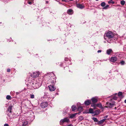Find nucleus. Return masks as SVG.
<instances>
[{
  "mask_svg": "<svg viewBox=\"0 0 126 126\" xmlns=\"http://www.w3.org/2000/svg\"><path fill=\"white\" fill-rule=\"evenodd\" d=\"M39 74L38 72H34L31 75V77L32 78H35L39 76Z\"/></svg>",
  "mask_w": 126,
  "mask_h": 126,
  "instance_id": "nucleus-5",
  "label": "nucleus"
},
{
  "mask_svg": "<svg viewBox=\"0 0 126 126\" xmlns=\"http://www.w3.org/2000/svg\"><path fill=\"white\" fill-rule=\"evenodd\" d=\"M124 102L125 103H126V99L125 100Z\"/></svg>",
  "mask_w": 126,
  "mask_h": 126,
  "instance_id": "nucleus-42",
  "label": "nucleus"
},
{
  "mask_svg": "<svg viewBox=\"0 0 126 126\" xmlns=\"http://www.w3.org/2000/svg\"><path fill=\"white\" fill-rule=\"evenodd\" d=\"M106 120V118L100 121H98V122L97 123V124L98 125H100L102 124Z\"/></svg>",
  "mask_w": 126,
  "mask_h": 126,
  "instance_id": "nucleus-9",
  "label": "nucleus"
},
{
  "mask_svg": "<svg viewBox=\"0 0 126 126\" xmlns=\"http://www.w3.org/2000/svg\"><path fill=\"white\" fill-rule=\"evenodd\" d=\"M77 7L79 8L82 9L84 7V5L79 4H76Z\"/></svg>",
  "mask_w": 126,
  "mask_h": 126,
  "instance_id": "nucleus-11",
  "label": "nucleus"
},
{
  "mask_svg": "<svg viewBox=\"0 0 126 126\" xmlns=\"http://www.w3.org/2000/svg\"><path fill=\"white\" fill-rule=\"evenodd\" d=\"M33 85L32 86L34 89L37 88L39 87V85L38 83H35V84L32 83Z\"/></svg>",
  "mask_w": 126,
  "mask_h": 126,
  "instance_id": "nucleus-14",
  "label": "nucleus"
},
{
  "mask_svg": "<svg viewBox=\"0 0 126 126\" xmlns=\"http://www.w3.org/2000/svg\"><path fill=\"white\" fill-rule=\"evenodd\" d=\"M96 0V1H97L98 0Z\"/></svg>",
  "mask_w": 126,
  "mask_h": 126,
  "instance_id": "nucleus-47",
  "label": "nucleus"
},
{
  "mask_svg": "<svg viewBox=\"0 0 126 126\" xmlns=\"http://www.w3.org/2000/svg\"><path fill=\"white\" fill-rule=\"evenodd\" d=\"M6 98L8 100H10L11 99V97L9 95H7L6 97Z\"/></svg>",
  "mask_w": 126,
  "mask_h": 126,
  "instance_id": "nucleus-27",
  "label": "nucleus"
},
{
  "mask_svg": "<svg viewBox=\"0 0 126 126\" xmlns=\"http://www.w3.org/2000/svg\"><path fill=\"white\" fill-rule=\"evenodd\" d=\"M48 104L47 102H43L41 104L42 108H44L46 107L47 106Z\"/></svg>",
  "mask_w": 126,
  "mask_h": 126,
  "instance_id": "nucleus-7",
  "label": "nucleus"
},
{
  "mask_svg": "<svg viewBox=\"0 0 126 126\" xmlns=\"http://www.w3.org/2000/svg\"><path fill=\"white\" fill-rule=\"evenodd\" d=\"M115 105V103L114 102H112V103H111L109 102H107V107L110 108H112L113 106Z\"/></svg>",
  "mask_w": 126,
  "mask_h": 126,
  "instance_id": "nucleus-4",
  "label": "nucleus"
},
{
  "mask_svg": "<svg viewBox=\"0 0 126 126\" xmlns=\"http://www.w3.org/2000/svg\"><path fill=\"white\" fill-rule=\"evenodd\" d=\"M28 122L27 121H25L23 122L22 126H26L28 124Z\"/></svg>",
  "mask_w": 126,
  "mask_h": 126,
  "instance_id": "nucleus-17",
  "label": "nucleus"
},
{
  "mask_svg": "<svg viewBox=\"0 0 126 126\" xmlns=\"http://www.w3.org/2000/svg\"><path fill=\"white\" fill-rule=\"evenodd\" d=\"M91 106L94 107H96V105L95 104L93 103V104H92L91 105Z\"/></svg>",
  "mask_w": 126,
  "mask_h": 126,
  "instance_id": "nucleus-32",
  "label": "nucleus"
},
{
  "mask_svg": "<svg viewBox=\"0 0 126 126\" xmlns=\"http://www.w3.org/2000/svg\"><path fill=\"white\" fill-rule=\"evenodd\" d=\"M92 119L94 122H98V121L96 118L93 117Z\"/></svg>",
  "mask_w": 126,
  "mask_h": 126,
  "instance_id": "nucleus-20",
  "label": "nucleus"
},
{
  "mask_svg": "<svg viewBox=\"0 0 126 126\" xmlns=\"http://www.w3.org/2000/svg\"><path fill=\"white\" fill-rule=\"evenodd\" d=\"M116 94V95H117V93H116V94Z\"/></svg>",
  "mask_w": 126,
  "mask_h": 126,
  "instance_id": "nucleus-48",
  "label": "nucleus"
},
{
  "mask_svg": "<svg viewBox=\"0 0 126 126\" xmlns=\"http://www.w3.org/2000/svg\"><path fill=\"white\" fill-rule=\"evenodd\" d=\"M49 90L51 91H54L56 88L54 86L52 85H50L48 86Z\"/></svg>",
  "mask_w": 126,
  "mask_h": 126,
  "instance_id": "nucleus-6",
  "label": "nucleus"
},
{
  "mask_svg": "<svg viewBox=\"0 0 126 126\" xmlns=\"http://www.w3.org/2000/svg\"><path fill=\"white\" fill-rule=\"evenodd\" d=\"M125 1L124 0L121 1L120 2V3L122 5H124L125 4Z\"/></svg>",
  "mask_w": 126,
  "mask_h": 126,
  "instance_id": "nucleus-26",
  "label": "nucleus"
},
{
  "mask_svg": "<svg viewBox=\"0 0 126 126\" xmlns=\"http://www.w3.org/2000/svg\"><path fill=\"white\" fill-rule=\"evenodd\" d=\"M82 107H79L78 108V110L80 111H82Z\"/></svg>",
  "mask_w": 126,
  "mask_h": 126,
  "instance_id": "nucleus-24",
  "label": "nucleus"
},
{
  "mask_svg": "<svg viewBox=\"0 0 126 126\" xmlns=\"http://www.w3.org/2000/svg\"><path fill=\"white\" fill-rule=\"evenodd\" d=\"M46 3H48V1H46Z\"/></svg>",
  "mask_w": 126,
  "mask_h": 126,
  "instance_id": "nucleus-45",
  "label": "nucleus"
},
{
  "mask_svg": "<svg viewBox=\"0 0 126 126\" xmlns=\"http://www.w3.org/2000/svg\"><path fill=\"white\" fill-rule=\"evenodd\" d=\"M107 42H108L110 43L111 42V40H110V41H109V40H108L107 41Z\"/></svg>",
  "mask_w": 126,
  "mask_h": 126,
  "instance_id": "nucleus-38",
  "label": "nucleus"
},
{
  "mask_svg": "<svg viewBox=\"0 0 126 126\" xmlns=\"http://www.w3.org/2000/svg\"><path fill=\"white\" fill-rule=\"evenodd\" d=\"M109 5H107L105 6L103 8V9H106L109 7Z\"/></svg>",
  "mask_w": 126,
  "mask_h": 126,
  "instance_id": "nucleus-30",
  "label": "nucleus"
},
{
  "mask_svg": "<svg viewBox=\"0 0 126 126\" xmlns=\"http://www.w3.org/2000/svg\"><path fill=\"white\" fill-rule=\"evenodd\" d=\"M120 63L122 65H123L125 64V62L124 61H122L120 62Z\"/></svg>",
  "mask_w": 126,
  "mask_h": 126,
  "instance_id": "nucleus-31",
  "label": "nucleus"
},
{
  "mask_svg": "<svg viewBox=\"0 0 126 126\" xmlns=\"http://www.w3.org/2000/svg\"><path fill=\"white\" fill-rule=\"evenodd\" d=\"M29 95L31 98L33 99L34 98V94H30Z\"/></svg>",
  "mask_w": 126,
  "mask_h": 126,
  "instance_id": "nucleus-25",
  "label": "nucleus"
},
{
  "mask_svg": "<svg viewBox=\"0 0 126 126\" xmlns=\"http://www.w3.org/2000/svg\"><path fill=\"white\" fill-rule=\"evenodd\" d=\"M83 119V117L82 116H80L79 117V120L81 121Z\"/></svg>",
  "mask_w": 126,
  "mask_h": 126,
  "instance_id": "nucleus-23",
  "label": "nucleus"
},
{
  "mask_svg": "<svg viewBox=\"0 0 126 126\" xmlns=\"http://www.w3.org/2000/svg\"><path fill=\"white\" fill-rule=\"evenodd\" d=\"M122 93L121 92H120L118 93V95L120 97H122Z\"/></svg>",
  "mask_w": 126,
  "mask_h": 126,
  "instance_id": "nucleus-18",
  "label": "nucleus"
},
{
  "mask_svg": "<svg viewBox=\"0 0 126 126\" xmlns=\"http://www.w3.org/2000/svg\"><path fill=\"white\" fill-rule=\"evenodd\" d=\"M77 114V113H75L74 114H71L70 116V118H72L74 117Z\"/></svg>",
  "mask_w": 126,
  "mask_h": 126,
  "instance_id": "nucleus-21",
  "label": "nucleus"
},
{
  "mask_svg": "<svg viewBox=\"0 0 126 126\" xmlns=\"http://www.w3.org/2000/svg\"><path fill=\"white\" fill-rule=\"evenodd\" d=\"M114 1H113L112 0H110L108 2V3L109 4L111 3L112 4H114Z\"/></svg>",
  "mask_w": 126,
  "mask_h": 126,
  "instance_id": "nucleus-28",
  "label": "nucleus"
},
{
  "mask_svg": "<svg viewBox=\"0 0 126 126\" xmlns=\"http://www.w3.org/2000/svg\"><path fill=\"white\" fill-rule=\"evenodd\" d=\"M73 10L71 9H68L67 11V13L69 15H71L72 14Z\"/></svg>",
  "mask_w": 126,
  "mask_h": 126,
  "instance_id": "nucleus-16",
  "label": "nucleus"
},
{
  "mask_svg": "<svg viewBox=\"0 0 126 126\" xmlns=\"http://www.w3.org/2000/svg\"><path fill=\"white\" fill-rule=\"evenodd\" d=\"M71 108L72 109V110L73 111H74L76 109V106L74 105H73L72 106Z\"/></svg>",
  "mask_w": 126,
  "mask_h": 126,
  "instance_id": "nucleus-19",
  "label": "nucleus"
},
{
  "mask_svg": "<svg viewBox=\"0 0 126 126\" xmlns=\"http://www.w3.org/2000/svg\"><path fill=\"white\" fill-rule=\"evenodd\" d=\"M89 112L88 113H93V109L90 108L89 110Z\"/></svg>",
  "mask_w": 126,
  "mask_h": 126,
  "instance_id": "nucleus-22",
  "label": "nucleus"
},
{
  "mask_svg": "<svg viewBox=\"0 0 126 126\" xmlns=\"http://www.w3.org/2000/svg\"><path fill=\"white\" fill-rule=\"evenodd\" d=\"M113 52L112 50L111 49H108L107 50L106 53L108 55H110L111 53Z\"/></svg>",
  "mask_w": 126,
  "mask_h": 126,
  "instance_id": "nucleus-12",
  "label": "nucleus"
},
{
  "mask_svg": "<svg viewBox=\"0 0 126 126\" xmlns=\"http://www.w3.org/2000/svg\"><path fill=\"white\" fill-rule=\"evenodd\" d=\"M63 1H66L65 0H62Z\"/></svg>",
  "mask_w": 126,
  "mask_h": 126,
  "instance_id": "nucleus-43",
  "label": "nucleus"
},
{
  "mask_svg": "<svg viewBox=\"0 0 126 126\" xmlns=\"http://www.w3.org/2000/svg\"><path fill=\"white\" fill-rule=\"evenodd\" d=\"M91 99L92 103H94L97 102V98L96 97H93Z\"/></svg>",
  "mask_w": 126,
  "mask_h": 126,
  "instance_id": "nucleus-10",
  "label": "nucleus"
},
{
  "mask_svg": "<svg viewBox=\"0 0 126 126\" xmlns=\"http://www.w3.org/2000/svg\"><path fill=\"white\" fill-rule=\"evenodd\" d=\"M101 50H99L97 51V52H98V53L101 52Z\"/></svg>",
  "mask_w": 126,
  "mask_h": 126,
  "instance_id": "nucleus-37",
  "label": "nucleus"
},
{
  "mask_svg": "<svg viewBox=\"0 0 126 126\" xmlns=\"http://www.w3.org/2000/svg\"><path fill=\"white\" fill-rule=\"evenodd\" d=\"M114 36V34L110 31H109L106 34V36L109 39L113 38Z\"/></svg>",
  "mask_w": 126,
  "mask_h": 126,
  "instance_id": "nucleus-2",
  "label": "nucleus"
},
{
  "mask_svg": "<svg viewBox=\"0 0 126 126\" xmlns=\"http://www.w3.org/2000/svg\"><path fill=\"white\" fill-rule=\"evenodd\" d=\"M69 121V119L68 118L65 117L60 121V124L61 125H62L64 123L68 122Z\"/></svg>",
  "mask_w": 126,
  "mask_h": 126,
  "instance_id": "nucleus-3",
  "label": "nucleus"
},
{
  "mask_svg": "<svg viewBox=\"0 0 126 126\" xmlns=\"http://www.w3.org/2000/svg\"><path fill=\"white\" fill-rule=\"evenodd\" d=\"M105 5V2H103L101 3V5L102 7H104Z\"/></svg>",
  "mask_w": 126,
  "mask_h": 126,
  "instance_id": "nucleus-29",
  "label": "nucleus"
},
{
  "mask_svg": "<svg viewBox=\"0 0 126 126\" xmlns=\"http://www.w3.org/2000/svg\"><path fill=\"white\" fill-rule=\"evenodd\" d=\"M95 112H98V111H97V110H96V111H95Z\"/></svg>",
  "mask_w": 126,
  "mask_h": 126,
  "instance_id": "nucleus-46",
  "label": "nucleus"
},
{
  "mask_svg": "<svg viewBox=\"0 0 126 126\" xmlns=\"http://www.w3.org/2000/svg\"><path fill=\"white\" fill-rule=\"evenodd\" d=\"M117 58L116 57H111L110 59V61L113 62H115L117 60Z\"/></svg>",
  "mask_w": 126,
  "mask_h": 126,
  "instance_id": "nucleus-8",
  "label": "nucleus"
},
{
  "mask_svg": "<svg viewBox=\"0 0 126 126\" xmlns=\"http://www.w3.org/2000/svg\"><path fill=\"white\" fill-rule=\"evenodd\" d=\"M117 97L116 96H114L113 98V99H114L115 100H116L117 99Z\"/></svg>",
  "mask_w": 126,
  "mask_h": 126,
  "instance_id": "nucleus-33",
  "label": "nucleus"
},
{
  "mask_svg": "<svg viewBox=\"0 0 126 126\" xmlns=\"http://www.w3.org/2000/svg\"><path fill=\"white\" fill-rule=\"evenodd\" d=\"M65 61H67L68 60V59L67 58H66L65 59Z\"/></svg>",
  "mask_w": 126,
  "mask_h": 126,
  "instance_id": "nucleus-41",
  "label": "nucleus"
},
{
  "mask_svg": "<svg viewBox=\"0 0 126 126\" xmlns=\"http://www.w3.org/2000/svg\"><path fill=\"white\" fill-rule=\"evenodd\" d=\"M12 106H10L7 109L8 111L10 113H11L12 112Z\"/></svg>",
  "mask_w": 126,
  "mask_h": 126,
  "instance_id": "nucleus-15",
  "label": "nucleus"
},
{
  "mask_svg": "<svg viewBox=\"0 0 126 126\" xmlns=\"http://www.w3.org/2000/svg\"><path fill=\"white\" fill-rule=\"evenodd\" d=\"M28 4H32V2H29L28 3Z\"/></svg>",
  "mask_w": 126,
  "mask_h": 126,
  "instance_id": "nucleus-40",
  "label": "nucleus"
},
{
  "mask_svg": "<svg viewBox=\"0 0 126 126\" xmlns=\"http://www.w3.org/2000/svg\"><path fill=\"white\" fill-rule=\"evenodd\" d=\"M91 100H87V101H85L84 103L86 105H88L91 104Z\"/></svg>",
  "mask_w": 126,
  "mask_h": 126,
  "instance_id": "nucleus-13",
  "label": "nucleus"
},
{
  "mask_svg": "<svg viewBox=\"0 0 126 126\" xmlns=\"http://www.w3.org/2000/svg\"><path fill=\"white\" fill-rule=\"evenodd\" d=\"M108 117V115H106L104 117V118H107Z\"/></svg>",
  "mask_w": 126,
  "mask_h": 126,
  "instance_id": "nucleus-36",
  "label": "nucleus"
},
{
  "mask_svg": "<svg viewBox=\"0 0 126 126\" xmlns=\"http://www.w3.org/2000/svg\"><path fill=\"white\" fill-rule=\"evenodd\" d=\"M67 112V111H63V113H66Z\"/></svg>",
  "mask_w": 126,
  "mask_h": 126,
  "instance_id": "nucleus-39",
  "label": "nucleus"
},
{
  "mask_svg": "<svg viewBox=\"0 0 126 126\" xmlns=\"http://www.w3.org/2000/svg\"><path fill=\"white\" fill-rule=\"evenodd\" d=\"M49 77L50 78V79H53V80L51 81V83L52 84V85H53L56 82L55 79H54L55 77V75L54 73L53 72L51 73L49 75Z\"/></svg>",
  "mask_w": 126,
  "mask_h": 126,
  "instance_id": "nucleus-1",
  "label": "nucleus"
},
{
  "mask_svg": "<svg viewBox=\"0 0 126 126\" xmlns=\"http://www.w3.org/2000/svg\"><path fill=\"white\" fill-rule=\"evenodd\" d=\"M10 69H7V72H9L10 71Z\"/></svg>",
  "mask_w": 126,
  "mask_h": 126,
  "instance_id": "nucleus-34",
  "label": "nucleus"
},
{
  "mask_svg": "<svg viewBox=\"0 0 126 126\" xmlns=\"http://www.w3.org/2000/svg\"><path fill=\"white\" fill-rule=\"evenodd\" d=\"M19 93H17V92H16V94H19Z\"/></svg>",
  "mask_w": 126,
  "mask_h": 126,
  "instance_id": "nucleus-44",
  "label": "nucleus"
},
{
  "mask_svg": "<svg viewBox=\"0 0 126 126\" xmlns=\"http://www.w3.org/2000/svg\"><path fill=\"white\" fill-rule=\"evenodd\" d=\"M4 126H9V125L8 124H4Z\"/></svg>",
  "mask_w": 126,
  "mask_h": 126,
  "instance_id": "nucleus-35",
  "label": "nucleus"
},
{
  "mask_svg": "<svg viewBox=\"0 0 126 126\" xmlns=\"http://www.w3.org/2000/svg\"><path fill=\"white\" fill-rule=\"evenodd\" d=\"M115 109H116V107H115Z\"/></svg>",
  "mask_w": 126,
  "mask_h": 126,
  "instance_id": "nucleus-49",
  "label": "nucleus"
}]
</instances>
